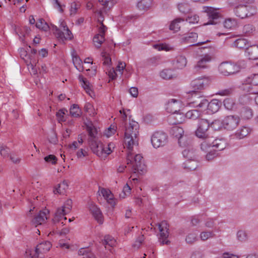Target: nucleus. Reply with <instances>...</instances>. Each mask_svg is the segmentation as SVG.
Masks as SVG:
<instances>
[{"label":"nucleus","mask_w":258,"mask_h":258,"mask_svg":"<svg viewBox=\"0 0 258 258\" xmlns=\"http://www.w3.org/2000/svg\"><path fill=\"white\" fill-rule=\"evenodd\" d=\"M210 126L215 131L220 130L222 127H224L223 120L221 121L219 119H216L213 122H210Z\"/></svg>","instance_id":"nucleus-46"},{"label":"nucleus","mask_w":258,"mask_h":258,"mask_svg":"<svg viewBox=\"0 0 258 258\" xmlns=\"http://www.w3.org/2000/svg\"><path fill=\"white\" fill-rule=\"evenodd\" d=\"M132 151V150H129L127 154V164L132 165L133 172L142 174L146 171V167L144 162L143 158L141 154H137L133 158Z\"/></svg>","instance_id":"nucleus-2"},{"label":"nucleus","mask_w":258,"mask_h":258,"mask_svg":"<svg viewBox=\"0 0 258 258\" xmlns=\"http://www.w3.org/2000/svg\"><path fill=\"white\" fill-rule=\"evenodd\" d=\"M184 164V168H187L190 170H195L198 167V163L195 160V159L187 160Z\"/></svg>","instance_id":"nucleus-43"},{"label":"nucleus","mask_w":258,"mask_h":258,"mask_svg":"<svg viewBox=\"0 0 258 258\" xmlns=\"http://www.w3.org/2000/svg\"><path fill=\"white\" fill-rule=\"evenodd\" d=\"M252 115V111L250 108H245L241 112V116L244 119H250Z\"/></svg>","instance_id":"nucleus-52"},{"label":"nucleus","mask_w":258,"mask_h":258,"mask_svg":"<svg viewBox=\"0 0 258 258\" xmlns=\"http://www.w3.org/2000/svg\"><path fill=\"white\" fill-rule=\"evenodd\" d=\"M210 124V122L207 119L199 120L198 127L195 131V135L200 139L211 137L207 133Z\"/></svg>","instance_id":"nucleus-7"},{"label":"nucleus","mask_w":258,"mask_h":258,"mask_svg":"<svg viewBox=\"0 0 258 258\" xmlns=\"http://www.w3.org/2000/svg\"><path fill=\"white\" fill-rule=\"evenodd\" d=\"M209 84V80L206 77L199 78L191 81L190 86L192 90L188 93H194L201 91L205 88Z\"/></svg>","instance_id":"nucleus-9"},{"label":"nucleus","mask_w":258,"mask_h":258,"mask_svg":"<svg viewBox=\"0 0 258 258\" xmlns=\"http://www.w3.org/2000/svg\"><path fill=\"white\" fill-rule=\"evenodd\" d=\"M202 139L203 141L201 143V149L205 153L211 150V148H213V137H206Z\"/></svg>","instance_id":"nucleus-20"},{"label":"nucleus","mask_w":258,"mask_h":258,"mask_svg":"<svg viewBox=\"0 0 258 258\" xmlns=\"http://www.w3.org/2000/svg\"><path fill=\"white\" fill-rule=\"evenodd\" d=\"M139 124L132 120L126 128L124 133V143L128 150H133V146L138 145L139 142Z\"/></svg>","instance_id":"nucleus-1"},{"label":"nucleus","mask_w":258,"mask_h":258,"mask_svg":"<svg viewBox=\"0 0 258 258\" xmlns=\"http://www.w3.org/2000/svg\"><path fill=\"white\" fill-rule=\"evenodd\" d=\"M215 234L212 231H204L201 234V238L202 240H206L209 238L214 237Z\"/></svg>","instance_id":"nucleus-55"},{"label":"nucleus","mask_w":258,"mask_h":258,"mask_svg":"<svg viewBox=\"0 0 258 258\" xmlns=\"http://www.w3.org/2000/svg\"><path fill=\"white\" fill-rule=\"evenodd\" d=\"M81 110L77 104H73L70 109V114L73 117H79L81 115Z\"/></svg>","instance_id":"nucleus-36"},{"label":"nucleus","mask_w":258,"mask_h":258,"mask_svg":"<svg viewBox=\"0 0 258 258\" xmlns=\"http://www.w3.org/2000/svg\"><path fill=\"white\" fill-rule=\"evenodd\" d=\"M79 80L86 93L92 97V95L94 94V93L92 89V86L89 81L82 75H80L79 76Z\"/></svg>","instance_id":"nucleus-19"},{"label":"nucleus","mask_w":258,"mask_h":258,"mask_svg":"<svg viewBox=\"0 0 258 258\" xmlns=\"http://www.w3.org/2000/svg\"><path fill=\"white\" fill-rule=\"evenodd\" d=\"M211 60V57L208 54H206L202 57L198 62L194 68L195 72H198L200 69H203L208 68L207 63Z\"/></svg>","instance_id":"nucleus-18"},{"label":"nucleus","mask_w":258,"mask_h":258,"mask_svg":"<svg viewBox=\"0 0 258 258\" xmlns=\"http://www.w3.org/2000/svg\"><path fill=\"white\" fill-rule=\"evenodd\" d=\"M100 191L101 194L104 197V198L108 201V203L111 204L112 202L113 201V196L111 191L109 190H107L104 188H102Z\"/></svg>","instance_id":"nucleus-44"},{"label":"nucleus","mask_w":258,"mask_h":258,"mask_svg":"<svg viewBox=\"0 0 258 258\" xmlns=\"http://www.w3.org/2000/svg\"><path fill=\"white\" fill-rule=\"evenodd\" d=\"M101 56L104 59L103 63L104 64L109 65L111 62V59L110 56L106 55V52L103 51L101 53Z\"/></svg>","instance_id":"nucleus-62"},{"label":"nucleus","mask_w":258,"mask_h":258,"mask_svg":"<svg viewBox=\"0 0 258 258\" xmlns=\"http://www.w3.org/2000/svg\"><path fill=\"white\" fill-rule=\"evenodd\" d=\"M89 208L95 220L99 224H102L103 222V215L99 208L93 203L90 204Z\"/></svg>","instance_id":"nucleus-16"},{"label":"nucleus","mask_w":258,"mask_h":258,"mask_svg":"<svg viewBox=\"0 0 258 258\" xmlns=\"http://www.w3.org/2000/svg\"><path fill=\"white\" fill-rule=\"evenodd\" d=\"M172 76V72L171 70L165 69L160 73V76L164 79H171Z\"/></svg>","instance_id":"nucleus-51"},{"label":"nucleus","mask_w":258,"mask_h":258,"mask_svg":"<svg viewBox=\"0 0 258 258\" xmlns=\"http://www.w3.org/2000/svg\"><path fill=\"white\" fill-rule=\"evenodd\" d=\"M255 31V28L253 25L250 24H247L243 26L242 31L245 35H249L253 33Z\"/></svg>","instance_id":"nucleus-49"},{"label":"nucleus","mask_w":258,"mask_h":258,"mask_svg":"<svg viewBox=\"0 0 258 258\" xmlns=\"http://www.w3.org/2000/svg\"><path fill=\"white\" fill-rule=\"evenodd\" d=\"M250 132V129L247 126H242L238 129L235 134L236 138L242 139L246 137Z\"/></svg>","instance_id":"nucleus-27"},{"label":"nucleus","mask_w":258,"mask_h":258,"mask_svg":"<svg viewBox=\"0 0 258 258\" xmlns=\"http://www.w3.org/2000/svg\"><path fill=\"white\" fill-rule=\"evenodd\" d=\"M184 116L185 115L183 113H180L179 112V111L177 112L176 113H173L172 115L170 116L169 117V120L175 118L176 119L175 121L172 122L171 121H170V122L172 123V124H179L183 121Z\"/></svg>","instance_id":"nucleus-32"},{"label":"nucleus","mask_w":258,"mask_h":258,"mask_svg":"<svg viewBox=\"0 0 258 258\" xmlns=\"http://www.w3.org/2000/svg\"><path fill=\"white\" fill-rule=\"evenodd\" d=\"M209 21L205 25H215L220 22L221 14L217 12V9L212 7H207L205 8Z\"/></svg>","instance_id":"nucleus-8"},{"label":"nucleus","mask_w":258,"mask_h":258,"mask_svg":"<svg viewBox=\"0 0 258 258\" xmlns=\"http://www.w3.org/2000/svg\"><path fill=\"white\" fill-rule=\"evenodd\" d=\"M224 105L228 110H232L235 106V102L233 99L228 98L224 100Z\"/></svg>","instance_id":"nucleus-48"},{"label":"nucleus","mask_w":258,"mask_h":258,"mask_svg":"<svg viewBox=\"0 0 258 258\" xmlns=\"http://www.w3.org/2000/svg\"><path fill=\"white\" fill-rule=\"evenodd\" d=\"M51 247V244L48 241L40 243L37 245L35 248V254L31 258H38L40 253H43L49 251Z\"/></svg>","instance_id":"nucleus-12"},{"label":"nucleus","mask_w":258,"mask_h":258,"mask_svg":"<svg viewBox=\"0 0 258 258\" xmlns=\"http://www.w3.org/2000/svg\"><path fill=\"white\" fill-rule=\"evenodd\" d=\"M191 103L194 104V106L196 107L205 109L206 105L208 104V100L202 96H199L196 98V100Z\"/></svg>","instance_id":"nucleus-23"},{"label":"nucleus","mask_w":258,"mask_h":258,"mask_svg":"<svg viewBox=\"0 0 258 258\" xmlns=\"http://www.w3.org/2000/svg\"><path fill=\"white\" fill-rule=\"evenodd\" d=\"M244 82L254 86L258 85V74H253L250 75L245 79Z\"/></svg>","instance_id":"nucleus-37"},{"label":"nucleus","mask_w":258,"mask_h":258,"mask_svg":"<svg viewBox=\"0 0 258 258\" xmlns=\"http://www.w3.org/2000/svg\"><path fill=\"white\" fill-rule=\"evenodd\" d=\"M183 21V19L181 18H176L175 20H174L173 21H172L169 26L170 30H173L175 32L179 31L180 28L179 23Z\"/></svg>","instance_id":"nucleus-38"},{"label":"nucleus","mask_w":258,"mask_h":258,"mask_svg":"<svg viewBox=\"0 0 258 258\" xmlns=\"http://www.w3.org/2000/svg\"><path fill=\"white\" fill-rule=\"evenodd\" d=\"M197 240V235L195 233H190L186 237L185 240L188 244H192Z\"/></svg>","instance_id":"nucleus-57"},{"label":"nucleus","mask_w":258,"mask_h":258,"mask_svg":"<svg viewBox=\"0 0 258 258\" xmlns=\"http://www.w3.org/2000/svg\"><path fill=\"white\" fill-rule=\"evenodd\" d=\"M144 240V236L143 235H142L137 238L136 241H135V243L133 244V246L134 247L139 248Z\"/></svg>","instance_id":"nucleus-61"},{"label":"nucleus","mask_w":258,"mask_h":258,"mask_svg":"<svg viewBox=\"0 0 258 258\" xmlns=\"http://www.w3.org/2000/svg\"><path fill=\"white\" fill-rule=\"evenodd\" d=\"M116 241L113 237L110 235H105L102 240V244L107 248V246L112 247L115 244Z\"/></svg>","instance_id":"nucleus-30"},{"label":"nucleus","mask_w":258,"mask_h":258,"mask_svg":"<svg viewBox=\"0 0 258 258\" xmlns=\"http://www.w3.org/2000/svg\"><path fill=\"white\" fill-rule=\"evenodd\" d=\"M236 236L237 239L240 242H245L248 239V233L246 231L242 230L237 231Z\"/></svg>","instance_id":"nucleus-41"},{"label":"nucleus","mask_w":258,"mask_h":258,"mask_svg":"<svg viewBox=\"0 0 258 258\" xmlns=\"http://www.w3.org/2000/svg\"><path fill=\"white\" fill-rule=\"evenodd\" d=\"M245 52L249 59H258V45L249 46Z\"/></svg>","instance_id":"nucleus-21"},{"label":"nucleus","mask_w":258,"mask_h":258,"mask_svg":"<svg viewBox=\"0 0 258 258\" xmlns=\"http://www.w3.org/2000/svg\"><path fill=\"white\" fill-rule=\"evenodd\" d=\"M234 89L235 88L234 87H230L224 89H222L219 91L217 94L221 96L230 95L233 93Z\"/></svg>","instance_id":"nucleus-50"},{"label":"nucleus","mask_w":258,"mask_h":258,"mask_svg":"<svg viewBox=\"0 0 258 258\" xmlns=\"http://www.w3.org/2000/svg\"><path fill=\"white\" fill-rule=\"evenodd\" d=\"M158 227L160 232V243L162 244H169L170 242L167 239L169 236V226L167 223L165 221H163L158 224Z\"/></svg>","instance_id":"nucleus-11"},{"label":"nucleus","mask_w":258,"mask_h":258,"mask_svg":"<svg viewBox=\"0 0 258 258\" xmlns=\"http://www.w3.org/2000/svg\"><path fill=\"white\" fill-rule=\"evenodd\" d=\"M105 153V149L103 147L102 143L99 144V146L96 150H95L94 154H96L98 156H102L103 154Z\"/></svg>","instance_id":"nucleus-58"},{"label":"nucleus","mask_w":258,"mask_h":258,"mask_svg":"<svg viewBox=\"0 0 258 258\" xmlns=\"http://www.w3.org/2000/svg\"><path fill=\"white\" fill-rule=\"evenodd\" d=\"M198 35L196 33L190 32L182 38V40L187 43H192L196 41Z\"/></svg>","instance_id":"nucleus-35"},{"label":"nucleus","mask_w":258,"mask_h":258,"mask_svg":"<svg viewBox=\"0 0 258 258\" xmlns=\"http://www.w3.org/2000/svg\"><path fill=\"white\" fill-rule=\"evenodd\" d=\"M186 20L188 21L189 23H197L199 21V17L197 15H194L191 16H188Z\"/></svg>","instance_id":"nucleus-60"},{"label":"nucleus","mask_w":258,"mask_h":258,"mask_svg":"<svg viewBox=\"0 0 258 258\" xmlns=\"http://www.w3.org/2000/svg\"><path fill=\"white\" fill-rule=\"evenodd\" d=\"M213 145L212 147L215 148V149L218 151H222L226 148L227 146V143L225 140L222 138H217L216 139H214L213 137Z\"/></svg>","instance_id":"nucleus-22"},{"label":"nucleus","mask_w":258,"mask_h":258,"mask_svg":"<svg viewBox=\"0 0 258 258\" xmlns=\"http://www.w3.org/2000/svg\"><path fill=\"white\" fill-rule=\"evenodd\" d=\"M51 28L52 30L53 31L54 34L55 35L57 38L59 39H62L64 37V32L60 31L57 27L55 26L53 24H51Z\"/></svg>","instance_id":"nucleus-47"},{"label":"nucleus","mask_w":258,"mask_h":258,"mask_svg":"<svg viewBox=\"0 0 258 258\" xmlns=\"http://www.w3.org/2000/svg\"><path fill=\"white\" fill-rule=\"evenodd\" d=\"M88 142L89 146L94 153L95 152V150H96L99 146V144L101 143V142L98 141V139L89 140Z\"/></svg>","instance_id":"nucleus-54"},{"label":"nucleus","mask_w":258,"mask_h":258,"mask_svg":"<svg viewBox=\"0 0 258 258\" xmlns=\"http://www.w3.org/2000/svg\"><path fill=\"white\" fill-rule=\"evenodd\" d=\"M178 8L179 11L184 14L188 13L189 11V6L187 4H180Z\"/></svg>","instance_id":"nucleus-56"},{"label":"nucleus","mask_w":258,"mask_h":258,"mask_svg":"<svg viewBox=\"0 0 258 258\" xmlns=\"http://www.w3.org/2000/svg\"><path fill=\"white\" fill-rule=\"evenodd\" d=\"M87 130L89 136V140H97L96 135L97 134V131L96 128L93 126H87Z\"/></svg>","instance_id":"nucleus-39"},{"label":"nucleus","mask_w":258,"mask_h":258,"mask_svg":"<svg viewBox=\"0 0 258 258\" xmlns=\"http://www.w3.org/2000/svg\"><path fill=\"white\" fill-rule=\"evenodd\" d=\"M242 89L243 91L249 93L250 94H254L255 93L252 91V89L251 87V85H250V84H246V83H245V84H242Z\"/></svg>","instance_id":"nucleus-64"},{"label":"nucleus","mask_w":258,"mask_h":258,"mask_svg":"<svg viewBox=\"0 0 258 258\" xmlns=\"http://www.w3.org/2000/svg\"><path fill=\"white\" fill-rule=\"evenodd\" d=\"M53 5L54 8L57 9L60 13H62L63 12L62 6L58 0H53Z\"/></svg>","instance_id":"nucleus-63"},{"label":"nucleus","mask_w":258,"mask_h":258,"mask_svg":"<svg viewBox=\"0 0 258 258\" xmlns=\"http://www.w3.org/2000/svg\"><path fill=\"white\" fill-rule=\"evenodd\" d=\"M221 105V102L218 99H213L210 102L208 101L206 108L209 113L217 112Z\"/></svg>","instance_id":"nucleus-17"},{"label":"nucleus","mask_w":258,"mask_h":258,"mask_svg":"<svg viewBox=\"0 0 258 258\" xmlns=\"http://www.w3.org/2000/svg\"><path fill=\"white\" fill-rule=\"evenodd\" d=\"M223 25L225 28L230 29L237 25V22L234 19L228 18L225 20Z\"/></svg>","instance_id":"nucleus-42"},{"label":"nucleus","mask_w":258,"mask_h":258,"mask_svg":"<svg viewBox=\"0 0 258 258\" xmlns=\"http://www.w3.org/2000/svg\"><path fill=\"white\" fill-rule=\"evenodd\" d=\"M57 160V158L53 155H49L44 157V160L46 162H51L52 164H55Z\"/></svg>","instance_id":"nucleus-59"},{"label":"nucleus","mask_w":258,"mask_h":258,"mask_svg":"<svg viewBox=\"0 0 258 258\" xmlns=\"http://www.w3.org/2000/svg\"><path fill=\"white\" fill-rule=\"evenodd\" d=\"M202 113L197 109H193L188 111L185 114V116L190 119L199 122V120L202 119L201 116Z\"/></svg>","instance_id":"nucleus-24"},{"label":"nucleus","mask_w":258,"mask_h":258,"mask_svg":"<svg viewBox=\"0 0 258 258\" xmlns=\"http://www.w3.org/2000/svg\"><path fill=\"white\" fill-rule=\"evenodd\" d=\"M151 141L155 148L163 147L168 142V136L163 132L157 131L151 136Z\"/></svg>","instance_id":"nucleus-3"},{"label":"nucleus","mask_w":258,"mask_h":258,"mask_svg":"<svg viewBox=\"0 0 258 258\" xmlns=\"http://www.w3.org/2000/svg\"><path fill=\"white\" fill-rule=\"evenodd\" d=\"M79 255H83V258H96L94 254L88 248H81L78 251Z\"/></svg>","instance_id":"nucleus-34"},{"label":"nucleus","mask_w":258,"mask_h":258,"mask_svg":"<svg viewBox=\"0 0 258 258\" xmlns=\"http://www.w3.org/2000/svg\"><path fill=\"white\" fill-rule=\"evenodd\" d=\"M96 34L93 37V42L95 47L99 48L101 47L102 44L105 40L104 34L105 33H100Z\"/></svg>","instance_id":"nucleus-26"},{"label":"nucleus","mask_w":258,"mask_h":258,"mask_svg":"<svg viewBox=\"0 0 258 258\" xmlns=\"http://www.w3.org/2000/svg\"><path fill=\"white\" fill-rule=\"evenodd\" d=\"M233 44L235 47L241 49H245L246 50L250 46L248 41L244 38L237 39L234 42Z\"/></svg>","instance_id":"nucleus-25"},{"label":"nucleus","mask_w":258,"mask_h":258,"mask_svg":"<svg viewBox=\"0 0 258 258\" xmlns=\"http://www.w3.org/2000/svg\"><path fill=\"white\" fill-rule=\"evenodd\" d=\"M68 186L67 181L64 180L62 182L57 184V186L54 188L53 192L55 194H64L66 190L68 188Z\"/></svg>","instance_id":"nucleus-28"},{"label":"nucleus","mask_w":258,"mask_h":258,"mask_svg":"<svg viewBox=\"0 0 258 258\" xmlns=\"http://www.w3.org/2000/svg\"><path fill=\"white\" fill-rule=\"evenodd\" d=\"M183 156L188 160H192L195 158V151L192 149H185L182 152Z\"/></svg>","instance_id":"nucleus-45"},{"label":"nucleus","mask_w":258,"mask_h":258,"mask_svg":"<svg viewBox=\"0 0 258 258\" xmlns=\"http://www.w3.org/2000/svg\"><path fill=\"white\" fill-rule=\"evenodd\" d=\"M67 112L68 110L66 109L63 108L60 109L57 112H56V115L59 122L66 121L64 115Z\"/></svg>","instance_id":"nucleus-53"},{"label":"nucleus","mask_w":258,"mask_h":258,"mask_svg":"<svg viewBox=\"0 0 258 258\" xmlns=\"http://www.w3.org/2000/svg\"><path fill=\"white\" fill-rule=\"evenodd\" d=\"M218 70L219 72L224 75L229 76L239 72V67L235 64L225 61L220 63Z\"/></svg>","instance_id":"nucleus-6"},{"label":"nucleus","mask_w":258,"mask_h":258,"mask_svg":"<svg viewBox=\"0 0 258 258\" xmlns=\"http://www.w3.org/2000/svg\"><path fill=\"white\" fill-rule=\"evenodd\" d=\"M68 213V212L67 211V210L64 209L62 207L58 208L56 212H55V216L53 219V221L54 223H58L61 218Z\"/></svg>","instance_id":"nucleus-29"},{"label":"nucleus","mask_w":258,"mask_h":258,"mask_svg":"<svg viewBox=\"0 0 258 258\" xmlns=\"http://www.w3.org/2000/svg\"><path fill=\"white\" fill-rule=\"evenodd\" d=\"M240 121V118L237 115L227 116L223 120L224 128L227 130H233L237 126Z\"/></svg>","instance_id":"nucleus-10"},{"label":"nucleus","mask_w":258,"mask_h":258,"mask_svg":"<svg viewBox=\"0 0 258 258\" xmlns=\"http://www.w3.org/2000/svg\"><path fill=\"white\" fill-rule=\"evenodd\" d=\"M181 105V103L179 100L171 99L167 103L166 110L173 114L179 112Z\"/></svg>","instance_id":"nucleus-14"},{"label":"nucleus","mask_w":258,"mask_h":258,"mask_svg":"<svg viewBox=\"0 0 258 258\" xmlns=\"http://www.w3.org/2000/svg\"><path fill=\"white\" fill-rule=\"evenodd\" d=\"M170 133L173 136L178 139V143L180 146L184 145L183 141L185 137L183 136L184 131L182 128L178 126H174L171 128Z\"/></svg>","instance_id":"nucleus-13"},{"label":"nucleus","mask_w":258,"mask_h":258,"mask_svg":"<svg viewBox=\"0 0 258 258\" xmlns=\"http://www.w3.org/2000/svg\"><path fill=\"white\" fill-rule=\"evenodd\" d=\"M151 0H141L137 4V7L140 10L147 11L151 7Z\"/></svg>","instance_id":"nucleus-33"},{"label":"nucleus","mask_w":258,"mask_h":258,"mask_svg":"<svg viewBox=\"0 0 258 258\" xmlns=\"http://www.w3.org/2000/svg\"><path fill=\"white\" fill-rule=\"evenodd\" d=\"M174 64L177 69H181L186 64V59L183 56H177L174 60Z\"/></svg>","instance_id":"nucleus-31"},{"label":"nucleus","mask_w":258,"mask_h":258,"mask_svg":"<svg viewBox=\"0 0 258 258\" xmlns=\"http://www.w3.org/2000/svg\"><path fill=\"white\" fill-rule=\"evenodd\" d=\"M48 213L49 211L47 209L40 211L31 221L32 224L36 227L37 225H41L44 223L47 219V214Z\"/></svg>","instance_id":"nucleus-15"},{"label":"nucleus","mask_w":258,"mask_h":258,"mask_svg":"<svg viewBox=\"0 0 258 258\" xmlns=\"http://www.w3.org/2000/svg\"><path fill=\"white\" fill-rule=\"evenodd\" d=\"M254 11V9L251 7L244 5H239L234 7L235 14L241 19H244L253 15Z\"/></svg>","instance_id":"nucleus-5"},{"label":"nucleus","mask_w":258,"mask_h":258,"mask_svg":"<svg viewBox=\"0 0 258 258\" xmlns=\"http://www.w3.org/2000/svg\"><path fill=\"white\" fill-rule=\"evenodd\" d=\"M35 26L37 28L41 29L44 31H47L50 28V27L43 19H39V20L36 22Z\"/></svg>","instance_id":"nucleus-40"},{"label":"nucleus","mask_w":258,"mask_h":258,"mask_svg":"<svg viewBox=\"0 0 258 258\" xmlns=\"http://www.w3.org/2000/svg\"><path fill=\"white\" fill-rule=\"evenodd\" d=\"M98 2L102 6L99 10L95 12V13H97L98 15V22L100 25L99 31L100 33H105L107 30V27L103 23L104 21L103 14L106 13L110 9V7L108 8L109 2H104L103 0H98Z\"/></svg>","instance_id":"nucleus-4"}]
</instances>
